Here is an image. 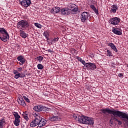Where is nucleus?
<instances>
[{"label":"nucleus","mask_w":128,"mask_h":128,"mask_svg":"<svg viewBox=\"0 0 128 128\" xmlns=\"http://www.w3.org/2000/svg\"><path fill=\"white\" fill-rule=\"evenodd\" d=\"M78 122L81 124H88V126H94V121L92 118H90L84 116H82L78 118Z\"/></svg>","instance_id":"2"},{"label":"nucleus","mask_w":128,"mask_h":128,"mask_svg":"<svg viewBox=\"0 0 128 128\" xmlns=\"http://www.w3.org/2000/svg\"><path fill=\"white\" fill-rule=\"evenodd\" d=\"M120 22V19L118 17H115L114 18H110L108 22L110 24H112L113 26H118Z\"/></svg>","instance_id":"8"},{"label":"nucleus","mask_w":128,"mask_h":128,"mask_svg":"<svg viewBox=\"0 0 128 128\" xmlns=\"http://www.w3.org/2000/svg\"><path fill=\"white\" fill-rule=\"evenodd\" d=\"M22 68L21 67L18 68V72H22Z\"/></svg>","instance_id":"44"},{"label":"nucleus","mask_w":128,"mask_h":128,"mask_svg":"<svg viewBox=\"0 0 128 128\" xmlns=\"http://www.w3.org/2000/svg\"><path fill=\"white\" fill-rule=\"evenodd\" d=\"M70 52L72 54H78V51H76V49L74 48H72L70 50Z\"/></svg>","instance_id":"32"},{"label":"nucleus","mask_w":128,"mask_h":128,"mask_svg":"<svg viewBox=\"0 0 128 128\" xmlns=\"http://www.w3.org/2000/svg\"><path fill=\"white\" fill-rule=\"evenodd\" d=\"M90 18V13L88 12H83L80 16V18L82 22H86Z\"/></svg>","instance_id":"6"},{"label":"nucleus","mask_w":128,"mask_h":128,"mask_svg":"<svg viewBox=\"0 0 128 128\" xmlns=\"http://www.w3.org/2000/svg\"><path fill=\"white\" fill-rule=\"evenodd\" d=\"M17 60L19 62L20 66H22L24 62H26V58H24V56H20L17 58Z\"/></svg>","instance_id":"12"},{"label":"nucleus","mask_w":128,"mask_h":128,"mask_svg":"<svg viewBox=\"0 0 128 128\" xmlns=\"http://www.w3.org/2000/svg\"><path fill=\"white\" fill-rule=\"evenodd\" d=\"M94 0H92V2H94Z\"/></svg>","instance_id":"49"},{"label":"nucleus","mask_w":128,"mask_h":128,"mask_svg":"<svg viewBox=\"0 0 128 128\" xmlns=\"http://www.w3.org/2000/svg\"><path fill=\"white\" fill-rule=\"evenodd\" d=\"M2 62L0 60V64Z\"/></svg>","instance_id":"48"},{"label":"nucleus","mask_w":128,"mask_h":128,"mask_svg":"<svg viewBox=\"0 0 128 128\" xmlns=\"http://www.w3.org/2000/svg\"><path fill=\"white\" fill-rule=\"evenodd\" d=\"M0 110H2V108H0Z\"/></svg>","instance_id":"47"},{"label":"nucleus","mask_w":128,"mask_h":128,"mask_svg":"<svg viewBox=\"0 0 128 128\" xmlns=\"http://www.w3.org/2000/svg\"><path fill=\"white\" fill-rule=\"evenodd\" d=\"M20 4L24 8H28L32 4L30 0H19Z\"/></svg>","instance_id":"7"},{"label":"nucleus","mask_w":128,"mask_h":128,"mask_svg":"<svg viewBox=\"0 0 128 128\" xmlns=\"http://www.w3.org/2000/svg\"><path fill=\"white\" fill-rule=\"evenodd\" d=\"M114 120H116V122H118V124L119 126H120L121 124H122V121L118 120V118H114Z\"/></svg>","instance_id":"30"},{"label":"nucleus","mask_w":128,"mask_h":128,"mask_svg":"<svg viewBox=\"0 0 128 128\" xmlns=\"http://www.w3.org/2000/svg\"><path fill=\"white\" fill-rule=\"evenodd\" d=\"M105 50H106V51H105V52H107L106 54L107 56H112V53L110 50H108L107 48L105 49Z\"/></svg>","instance_id":"25"},{"label":"nucleus","mask_w":128,"mask_h":128,"mask_svg":"<svg viewBox=\"0 0 128 128\" xmlns=\"http://www.w3.org/2000/svg\"><path fill=\"white\" fill-rule=\"evenodd\" d=\"M26 76V75H24V74H20V78H24Z\"/></svg>","instance_id":"45"},{"label":"nucleus","mask_w":128,"mask_h":128,"mask_svg":"<svg viewBox=\"0 0 128 128\" xmlns=\"http://www.w3.org/2000/svg\"><path fill=\"white\" fill-rule=\"evenodd\" d=\"M23 98H24V100H26L27 102H30V100L28 98H26V96H23Z\"/></svg>","instance_id":"37"},{"label":"nucleus","mask_w":128,"mask_h":128,"mask_svg":"<svg viewBox=\"0 0 128 128\" xmlns=\"http://www.w3.org/2000/svg\"><path fill=\"white\" fill-rule=\"evenodd\" d=\"M28 22L26 20H22L17 23V28L22 30H24L28 28Z\"/></svg>","instance_id":"4"},{"label":"nucleus","mask_w":128,"mask_h":128,"mask_svg":"<svg viewBox=\"0 0 128 128\" xmlns=\"http://www.w3.org/2000/svg\"><path fill=\"white\" fill-rule=\"evenodd\" d=\"M94 12L96 14H98V10L96 9V8H95V10H93Z\"/></svg>","instance_id":"38"},{"label":"nucleus","mask_w":128,"mask_h":128,"mask_svg":"<svg viewBox=\"0 0 128 128\" xmlns=\"http://www.w3.org/2000/svg\"><path fill=\"white\" fill-rule=\"evenodd\" d=\"M0 34H2V36H0V40L4 42H6L10 40L8 33V32H6L4 28H0Z\"/></svg>","instance_id":"3"},{"label":"nucleus","mask_w":128,"mask_h":128,"mask_svg":"<svg viewBox=\"0 0 128 128\" xmlns=\"http://www.w3.org/2000/svg\"><path fill=\"white\" fill-rule=\"evenodd\" d=\"M20 74L18 73V74H15L14 78H16V80H18V78H20Z\"/></svg>","instance_id":"34"},{"label":"nucleus","mask_w":128,"mask_h":128,"mask_svg":"<svg viewBox=\"0 0 128 128\" xmlns=\"http://www.w3.org/2000/svg\"><path fill=\"white\" fill-rule=\"evenodd\" d=\"M20 36L22 38H28V34L26 33L24 31L22 30H20Z\"/></svg>","instance_id":"20"},{"label":"nucleus","mask_w":128,"mask_h":128,"mask_svg":"<svg viewBox=\"0 0 128 128\" xmlns=\"http://www.w3.org/2000/svg\"><path fill=\"white\" fill-rule=\"evenodd\" d=\"M108 46H110V48H111L115 52H118V49H116V47L114 46V43H109L108 44Z\"/></svg>","instance_id":"22"},{"label":"nucleus","mask_w":128,"mask_h":128,"mask_svg":"<svg viewBox=\"0 0 128 128\" xmlns=\"http://www.w3.org/2000/svg\"><path fill=\"white\" fill-rule=\"evenodd\" d=\"M54 116H59V114H58V111H54Z\"/></svg>","instance_id":"42"},{"label":"nucleus","mask_w":128,"mask_h":128,"mask_svg":"<svg viewBox=\"0 0 128 128\" xmlns=\"http://www.w3.org/2000/svg\"><path fill=\"white\" fill-rule=\"evenodd\" d=\"M59 39H60V38H58V37L55 38L53 40H52V42H58V40Z\"/></svg>","instance_id":"35"},{"label":"nucleus","mask_w":128,"mask_h":128,"mask_svg":"<svg viewBox=\"0 0 128 128\" xmlns=\"http://www.w3.org/2000/svg\"><path fill=\"white\" fill-rule=\"evenodd\" d=\"M60 12L62 14L68 16L70 14V10L68 8H63L61 10Z\"/></svg>","instance_id":"14"},{"label":"nucleus","mask_w":128,"mask_h":128,"mask_svg":"<svg viewBox=\"0 0 128 128\" xmlns=\"http://www.w3.org/2000/svg\"><path fill=\"white\" fill-rule=\"evenodd\" d=\"M37 68L38 70H42V68H44V66H42V64H38Z\"/></svg>","instance_id":"29"},{"label":"nucleus","mask_w":128,"mask_h":128,"mask_svg":"<svg viewBox=\"0 0 128 128\" xmlns=\"http://www.w3.org/2000/svg\"><path fill=\"white\" fill-rule=\"evenodd\" d=\"M33 110L37 112H42L44 110V106L42 104L36 106L34 107Z\"/></svg>","instance_id":"15"},{"label":"nucleus","mask_w":128,"mask_h":128,"mask_svg":"<svg viewBox=\"0 0 128 128\" xmlns=\"http://www.w3.org/2000/svg\"><path fill=\"white\" fill-rule=\"evenodd\" d=\"M100 112H102V114H113L114 116H118V118H126L128 120V114H126V112H122L118 111L115 110L114 109L110 110L108 108H102L101 109Z\"/></svg>","instance_id":"1"},{"label":"nucleus","mask_w":128,"mask_h":128,"mask_svg":"<svg viewBox=\"0 0 128 128\" xmlns=\"http://www.w3.org/2000/svg\"><path fill=\"white\" fill-rule=\"evenodd\" d=\"M43 110L44 112H50V108L43 106Z\"/></svg>","instance_id":"33"},{"label":"nucleus","mask_w":128,"mask_h":128,"mask_svg":"<svg viewBox=\"0 0 128 128\" xmlns=\"http://www.w3.org/2000/svg\"><path fill=\"white\" fill-rule=\"evenodd\" d=\"M85 67L88 70H96V64H94L88 62L86 63V64L85 65Z\"/></svg>","instance_id":"10"},{"label":"nucleus","mask_w":128,"mask_h":128,"mask_svg":"<svg viewBox=\"0 0 128 128\" xmlns=\"http://www.w3.org/2000/svg\"><path fill=\"white\" fill-rule=\"evenodd\" d=\"M118 76L119 78H122V76H124V74L122 73H120L118 74Z\"/></svg>","instance_id":"43"},{"label":"nucleus","mask_w":128,"mask_h":128,"mask_svg":"<svg viewBox=\"0 0 128 128\" xmlns=\"http://www.w3.org/2000/svg\"><path fill=\"white\" fill-rule=\"evenodd\" d=\"M68 9L72 12H76V11L78 10V6L74 4H68Z\"/></svg>","instance_id":"11"},{"label":"nucleus","mask_w":128,"mask_h":128,"mask_svg":"<svg viewBox=\"0 0 128 128\" xmlns=\"http://www.w3.org/2000/svg\"><path fill=\"white\" fill-rule=\"evenodd\" d=\"M1 48L0 46V49Z\"/></svg>","instance_id":"50"},{"label":"nucleus","mask_w":128,"mask_h":128,"mask_svg":"<svg viewBox=\"0 0 128 128\" xmlns=\"http://www.w3.org/2000/svg\"><path fill=\"white\" fill-rule=\"evenodd\" d=\"M48 52H52V50L51 49H49L48 50Z\"/></svg>","instance_id":"46"},{"label":"nucleus","mask_w":128,"mask_h":128,"mask_svg":"<svg viewBox=\"0 0 128 128\" xmlns=\"http://www.w3.org/2000/svg\"><path fill=\"white\" fill-rule=\"evenodd\" d=\"M34 26H36V28H42V26L40 24L38 23H34Z\"/></svg>","instance_id":"31"},{"label":"nucleus","mask_w":128,"mask_h":128,"mask_svg":"<svg viewBox=\"0 0 128 128\" xmlns=\"http://www.w3.org/2000/svg\"><path fill=\"white\" fill-rule=\"evenodd\" d=\"M36 60H37L39 62H42L44 60V58L42 56H38L36 58Z\"/></svg>","instance_id":"27"},{"label":"nucleus","mask_w":128,"mask_h":128,"mask_svg":"<svg viewBox=\"0 0 128 128\" xmlns=\"http://www.w3.org/2000/svg\"><path fill=\"white\" fill-rule=\"evenodd\" d=\"M13 72L14 74H19L18 72L16 70H14Z\"/></svg>","instance_id":"41"},{"label":"nucleus","mask_w":128,"mask_h":128,"mask_svg":"<svg viewBox=\"0 0 128 128\" xmlns=\"http://www.w3.org/2000/svg\"><path fill=\"white\" fill-rule=\"evenodd\" d=\"M118 10V6L116 4L112 6V8H111L112 12H113V14H116Z\"/></svg>","instance_id":"23"},{"label":"nucleus","mask_w":128,"mask_h":128,"mask_svg":"<svg viewBox=\"0 0 128 128\" xmlns=\"http://www.w3.org/2000/svg\"><path fill=\"white\" fill-rule=\"evenodd\" d=\"M6 125V118L2 117L0 118V128H4Z\"/></svg>","instance_id":"19"},{"label":"nucleus","mask_w":128,"mask_h":128,"mask_svg":"<svg viewBox=\"0 0 128 128\" xmlns=\"http://www.w3.org/2000/svg\"><path fill=\"white\" fill-rule=\"evenodd\" d=\"M38 126L34 120L30 124V126L31 128H34L35 126Z\"/></svg>","instance_id":"26"},{"label":"nucleus","mask_w":128,"mask_h":128,"mask_svg":"<svg viewBox=\"0 0 128 128\" xmlns=\"http://www.w3.org/2000/svg\"><path fill=\"white\" fill-rule=\"evenodd\" d=\"M46 124V120L40 117V120L39 121L38 126L39 128H42V126H44Z\"/></svg>","instance_id":"16"},{"label":"nucleus","mask_w":128,"mask_h":128,"mask_svg":"<svg viewBox=\"0 0 128 128\" xmlns=\"http://www.w3.org/2000/svg\"><path fill=\"white\" fill-rule=\"evenodd\" d=\"M118 28H112V32L114 34H116L117 36H122V33L120 30H118Z\"/></svg>","instance_id":"17"},{"label":"nucleus","mask_w":128,"mask_h":128,"mask_svg":"<svg viewBox=\"0 0 128 128\" xmlns=\"http://www.w3.org/2000/svg\"><path fill=\"white\" fill-rule=\"evenodd\" d=\"M60 8L58 7H55L51 10V14H58V12H60Z\"/></svg>","instance_id":"21"},{"label":"nucleus","mask_w":128,"mask_h":128,"mask_svg":"<svg viewBox=\"0 0 128 128\" xmlns=\"http://www.w3.org/2000/svg\"><path fill=\"white\" fill-rule=\"evenodd\" d=\"M90 8H92V10H96V6H94V4H92L90 6Z\"/></svg>","instance_id":"39"},{"label":"nucleus","mask_w":128,"mask_h":128,"mask_svg":"<svg viewBox=\"0 0 128 128\" xmlns=\"http://www.w3.org/2000/svg\"><path fill=\"white\" fill-rule=\"evenodd\" d=\"M76 60H78V62H82V59L80 57H79L78 56H76Z\"/></svg>","instance_id":"36"},{"label":"nucleus","mask_w":128,"mask_h":128,"mask_svg":"<svg viewBox=\"0 0 128 128\" xmlns=\"http://www.w3.org/2000/svg\"><path fill=\"white\" fill-rule=\"evenodd\" d=\"M82 64L84 65V66H86V61L84 60H82V62H81Z\"/></svg>","instance_id":"40"},{"label":"nucleus","mask_w":128,"mask_h":128,"mask_svg":"<svg viewBox=\"0 0 128 128\" xmlns=\"http://www.w3.org/2000/svg\"><path fill=\"white\" fill-rule=\"evenodd\" d=\"M23 118L26 120H28L29 118L28 116V112H25L24 114H22Z\"/></svg>","instance_id":"28"},{"label":"nucleus","mask_w":128,"mask_h":128,"mask_svg":"<svg viewBox=\"0 0 128 128\" xmlns=\"http://www.w3.org/2000/svg\"><path fill=\"white\" fill-rule=\"evenodd\" d=\"M32 116L35 118L34 121V122L35 124H36L37 126H38L40 120V114L36 113V112H34L32 113Z\"/></svg>","instance_id":"9"},{"label":"nucleus","mask_w":128,"mask_h":128,"mask_svg":"<svg viewBox=\"0 0 128 128\" xmlns=\"http://www.w3.org/2000/svg\"><path fill=\"white\" fill-rule=\"evenodd\" d=\"M13 116L15 118V120L14 121V124L16 126H20V116L18 115V113L16 112H13Z\"/></svg>","instance_id":"5"},{"label":"nucleus","mask_w":128,"mask_h":128,"mask_svg":"<svg viewBox=\"0 0 128 128\" xmlns=\"http://www.w3.org/2000/svg\"><path fill=\"white\" fill-rule=\"evenodd\" d=\"M17 102L18 104H20V106H26L24 100V98H22V96H20L19 98H18L17 99Z\"/></svg>","instance_id":"13"},{"label":"nucleus","mask_w":128,"mask_h":128,"mask_svg":"<svg viewBox=\"0 0 128 128\" xmlns=\"http://www.w3.org/2000/svg\"><path fill=\"white\" fill-rule=\"evenodd\" d=\"M50 120L51 122H58V120H60V118L58 116H54L50 117Z\"/></svg>","instance_id":"18"},{"label":"nucleus","mask_w":128,"mask_h":128,"mask_svg":"<svg viewBox=\"0 0 128 128\" xmlns=\"http://www.w3.org/2000/svg\"><path fill=\"white\" fill-rule=\"evenodd\" d=\"M44 36H45L48 42V41L50 38H48V36H50V32L48 31L44 32Z\"/></svg>","instance_id":"24"}]
</instances>
